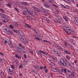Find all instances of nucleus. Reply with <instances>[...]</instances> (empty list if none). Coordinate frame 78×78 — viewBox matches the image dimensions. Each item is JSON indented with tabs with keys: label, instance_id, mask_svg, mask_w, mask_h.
<instances>
[{
	"label": "nucleus",
	"instance_id": "c756f323",
	"mask_svg": "<svg viewBox=\"0 0 78 78\" xmlns=\"http://www.w3.org/2000/svg\"><path fill=\"white\" fill-rule=\"evenodd\" d=\"M31 13L32 14H33V15H36V13L34 11H32Z\"/></svg>",
	"mask_w": 78,
	"mask_h": 78
},
{
	"label": "nucleus",
	"instance_id": "bb28decb",
	"mask_svg": "<svg viewBox=\"0 0 78 78\" xmlns=\"http://www.w3.org/2000/svg\"><path fill=\"white\" fill-rule=\"evenodd\" d=\"M53 51L54 52V53H55L56 54H57V55H58L59 54V53H58V51H57L53 50Z\"/></svg>",
	"mask_w": 78,
	"mask_h": 78
},
{
	"label": "nucleus",
	"instance_id": "09e8293b",
	"mask_svg": "<svg viewBox=\"0 0 78 78\" xmlns=\"http://www.w3.org/2000/svg\"><path fill=\"white\" fill-rule=\"evenodd\" d=\"M36 11H37V12H41V10L40 9H39L37 8V9Z\"/></svg>",
	"mask_w": 78,
	"mask_h": 78
},
{
	"label": "nucleus",
	"instance_id": "a19ab883",
	"mask_svg": "<svg viewBox=\"0 0 78 78\" xmlns=\"http://www.w3.org/2000/svg\"><path fill=\"white\" fill-rule=\"evenodd\" d=\"M52 60H53V61H55L56 60V58L54 57H53V58H52Z\"/></svg>",
	"mask_w": 78,
	"mask_h": 78
},
{
	"label": "nucleus",
	"instance_id": "423d86ee",
	"mask_svg": "<svg viewBox=\"0 0 78 78\" xmlns=\"http://www.w3.org/2000/svg\"><path fill=\"white\" fill-rule=\"evenodd\" d=\"M10 62H11V63H16V64L17 65L19 64V62L18 61L15 60L13 58H11Z\"/></svg>",
	"mask_w": 78,
	"mask_h": 78
},
{
	"label": "nucleus",
	"instance_id": "c9c22d12",
	"mask_svg": "<svg viewBox=\"0 0 78 78\" xmlns=\"http://www.w3.org/2000/svg\"><path fill=\"white\" fill-rule=\"evenodd\" d=\"M71 75L72 76H75V74L73 72L71 73Z\"/></svg>",
	"mask_w": 78,
	"mask_h": 78
},
{
	"label": "nucleus",
	"instance_id": "7ed1b4c3",
	"mask_svg": "<svg viewBox=\"0 0 78 78\" xmlns=\"http://www.w3.org/2000/svg\"><path fill=\"white\" fill-rule=\"evenodd\" d=\"M19 46L20 47H21V48H19V47H17V51H18V52H20V51H23V49L25 47L23 45H22V44L20 43H19Z\"/></svg>",
	"mask_w": 78,
	"mask_h": 78
},
{
	"label": "nucleus",
	"instance_id": "f704fd0d",
	"mask_svg": "<svg viewBox=\"0 0 78 78\" xmlns=\"http://www.w3.org/2000/svg\"><path fill=\"white\" fill-rule=\"evenodd\" d=\"M23 62L25 64H27V60H26L25 59H24L23 60Z\"/></svg>",
	"mask_w": 78,
	"mask_h": 78
},
{
	"label": "nucleus",
	"instance_id": "e2e57ef3",
	"mask_svg": "<svg viewBox=\"0 0 78 78\" xmlns=\"http://www.w3.org/2000/svg\"><path fill=\"white\" fill-rule=\"evenodd\" d=\"M14 72H10V74L12 75H13L14 74Z\"/></svg>",
	"mask_w": 78,
	"mask_h": 78
},
{
	"label": "nucleus",
	"instance_id": "58836bf2",
	"mask_svg": "<svg viewBox=\"0 0 78 78\" xmlns=\"http://www.w3.org/2000/svg\"><path fill=\"white\" fill-rule=\"evenodd\" d=\"M10 28L11 29H14V28L12 25H10Z\"/></svg>",
	"mask_w": 78,
	"mask_h": 78
},
{
	"label": "nucleus",
	"instance_id": "4c0bfd02",
	"mask_svg": "<svg viewBox=\"0 0 78 78\" xmlns=\"http://www.w3.org/2000/svg\"><path fill=\"white\" fill-rule=\"evenodd\" d=\"M64 68H62V69H60V71L61 72H62L63 73H64Z\"/></svg>",
	"mask_w": 78,
	"mask_h": 78
},
{
	"label": "nucleus",
	"instance_id": "c03bdc74",
	"mask_svg": "<svg viewBox=\"0 0 78 78\" xmlns=\"http://www.w3.org/2000/svg\"><path fill=\"white\" fill-rule=\"evenodd\" d=\"M71 2H72V3H75L76 2L74 1V0H70Z\"/></svg>",
	"mask_w": 78,
	"mask_h": 78
},
{
	"label": "nucleus",
	"instance_id": "0e129e2a",
	"mask_svg": "<svg viewBox=\"0 0 78 78\" xmlns=\"http://www.w3.org/2000/svg\"><path fill=\"white\" fill-rule=\"evenodd\" d=\"M25 43H26V44H28V43H29V42L28 41H25Z\"/></svg>",
	"mask_w": 78,
	"mask_h": 78
},
{
	"label": "nucleus",
	"instance_id": "2eb2a0df",
	"mask_svg": "<svg viewBox=\"0 0 78 78\" xmlns=\"http://www.w3.org/2000/svg\"><path fill=\"white\" fill-rule=\"evenodd\" d=\"M21 4L23 5H28V3L26 2H21Z\"/></svg>",
	"mask_w": 78,
	"mask_h": 78
},
{
	"label": "nucleus",
	"instance_id": "864d4df0",
	"mask_svg": "<svg viewBox=\"0 0 78 78\" xmlns=\"http://www.w3.org/2000/svg\"><path fill=\"white\" fill-rule=\"evenodd\" d=\"M74 62L75 64H76V63H77V60H74Z\"/></svg>",
	"mask_w": 78,
	"mask_h": 78
},
{
	"label": "nucleus",
	"instance_id": "5fc2aeb1",
	"mask_svg": "<svg viewBox=\"0 0 78 78\" xmlns=\"http://www.w3.org/2000/svg\"><path fill=\"white\" fill-rule=\"evenodd\" d=\"M45 72H46L47 73L48 72V70L47 69H46L45 70Z\"/></svg>",
	"mask_w": 78,
	"mask_h": 78
},
{
	"label": "nucleus",
	"instance_id": "f3484780",
	"mask_svg": "<svg viewBox=\"0 0 78 78\" xmlns=\"http://www.w3.org/2000/svg\"><path fill=\"white\" fill-rule=\"evenodd\" d=\"M25 25L28 28H31V26H30V24H27V23H25Z\"/></svg>",
	"mask_w": 78,
	"mask_h": 78
},
{
	"label": "nucleus",
	"instance_id": "49530a36",
	"mask_svg": "<svg viewBox=\"0 0 78 78\" xmlns=\"http://www.w3.org/2000/svg\"><path fill=\"white\" fill-rule=\"evenodd\" d=\"M66 58L68 59H70V57L67 55L66 56Z\"/></svg>",
	"mask_w": 78,
	"mask_h": 78
},
{
	"label": "nucleus",
	"instance_id": "cd10ccee",
	"mask_svg": "<svg viewBox=\"0 0 78 78\" xmlns=\"http://www.w3.org/2000/svg\"><path fill=\"white\" fill-rule=\"evenodd\" d=\"M35 39H36V40H37V41H41V39H40V38L38 37H35Z\"/></svg>",
	"mask_w": 78,
	"mask_h": 78
},
{
	"label": "nucleus",
	"instance_id": "ea45409f",
	"mask_svg": "<svg viewBox=\"0 0 78 78\" xmlns=\"http://www.w3.org/2000/svg\"><path fill=\"white\" fill-rule=\"evenodd\" d=\"M34 68H35L36 70H37V69H38V66H34Z\"/></svg>",
	"mask_w": 78,
	"mask_h": 78
},
{
	"label": "nucleus",
	"instance_id": "79ce46f5",
	"mask_svg": "<svg viewBox=\"0 0 78 78\" xmlns=\"http://www.w3.org/2000/svg\"><path fill=\"white\" fill-rule=\"evenodd\" d=\"M63 19L65 20V21H66V22H68V20H67V18H66V17H64L63 18Z\"/></svg>",
	"mask_w": 78,
	"mask_h": 78
},
{
	"label": "nucleus",
	"instance_id": "3c124183",
	"mask_svg": "<svg viewBox=\"0 0 78 78\" xmlns=\"http://www.w3.org/2000/svg\"><path fill=\"white\" fill-rule=\"evenodd\" d=\"M40 69H41V70H42V69H43V66H41L40 67Z\"/></svg>",
	"mask_w": 78,
	"mask_h": 78
},
{
	"label": "nucleus",
	"instance_id": "dca6fc26",
	"mask_svg": "<svg viewBox=\"0 0 78 78\" xmlns=\"http://www.w3.org/2000/svg\"><path fill=\"white\" fill-rule=\"evenodd\" d=\"M8 16L6 15H5V16L4 18V19H6V20H7L6 22H9V20H8V19H8Z\"/></svg>",
	"mask_w": 78,
	"mask_h": 78
},
{
	"label": "nucleus",
	"instance_id": "7c9ffc66",
	"mask_svg": "<svg viewBox=\"0 0 78 78\" xmlns=\"http://www.w3.org/2000/svg\"><path fill=\"white\" fill-rule=\"evenodd\" d=\"M23 14L24 15H27V12H25V11H23Z\"/></svg>",
	"mask_w": 78,
	"mask_h": 78
},
{
	"label": "nucleus",
	"instance_id": "39448f33",
	"mask_svg": "<svg viewBox=\"0 0 78 78\" xmlns=\"http://www.w3.org/2000/svg\"><path fill=\"white\" fill-rule=\"evenodd\" d=\"M2 29L4 30V31H5V33H7L8 34L10 31L9 30H8L9 29L8 28V27L6 26L3 27Z\"/></svg>",
	"mask_w": 78,
	"mask_h": 78
},
{
	"label": "nucleus",
	"instance_id": "a18cd8bd",
	"mask_svg": "<svg viewBox=\"0 0 78 78\" xmlns=\"http://www.w3.org/2000/svg\"><path fill=\"white\" fill-rule=\"evenodd\" d=\"M14 9H15V10H16L17 12H19V10L18 9H17V8L15 7L14 8Z\"/></svg>",
	"mask_w": 78,
	"mask_h": 78
},
{
	"label": "nucleus",
	"instance_id": "5701e85b",
	"mask_svg": "<svg viewBox=\"0 0 78 78\" xmlns=\"http://www.w3.org/2000/svg\"><path fill=\"white\" fill-rule=\"evenodd\" d=\"M43 42H47V43H49L50 44H51V43H50V42H49V41H47V40H43Z\"/></svg>",
	"mask_w": 78,
	"mask_h": 78
},
{
	"label": "nucleus",
	"instance_id": "4468645a",
	"mask_svg": "<svg viewBox=\"0 0 78 78\" xmlns=\"http://www.w3.org/2000/svg\"><path fill=\"white\" fill-rule=\"evenodd\" d=\"M75 20L76 22H75V23L76 25H78V17H76L75 19Z\"/></svg>",
	"mask_w": 78,
	"mask_h": 78
},
{
	"label": "nucleus",
	"instance_id": "e433bc0d",
	"mask_svg": "<svg viewBox=\"0 0 78 78\" xmlns=\"http://www.w3.org/2000/svg\"><path fill=\"white\" fill-rule=\"evenodd\" d=\"M60 5L61 6H62V8H66V7L64 5H63L61 4H60Z\"/></svg>",
	"mask_w": 78,
	"mask_h": 78
},
{
	"label": "nucleus",
	"instance_id": "4d7b16f0",
	"mask_svg": "<svg viewBox=\"0 0 78 78\" xmlns=\"http://www.w3.org/2000/svg\"><path fill=\"white\" fill-rule=\"evenodd\" d=\"M37 55H40V54H39V52L37 51Z\"/></svg>",
	"mask_w": 78,
	"mask_h": 78
},
{
	"label": "nucleus",
	"instance_id": "bf43d9fd",
	"mask_svg": "<svg viewBox=\"0 0 78 78\" xmlns=\"http://www.w3.org/2000/svg\"><path fill=\"white\" fill-rule=\"evenodd\" d=\"M0 11H2V12H4V10L2 9H0Z\"/></svg>",
	"mask_w": 78,
	"mask_h": 78
},
{
	"label": "nucleus",
	"instance_id": "de8ad7c7",
	"mask_svg": "<svg viewBox=\"0 0 78 78\" xmlns=\"http://www.w3.org/2000/svg\"><path fill=\"white\" fill-rule=\"evenodd\" d=\"M71 32H73V30H72V29H71V28L70 29V33H71Z\"/></svg>",
	"mask_w": 78,
	"mask_h": 78
},
{
	"label": "nucleus",
	"instance_id": "6e6d98bb",
	"mask_svg": "<svg viewBox=\"0 0 78 78\" xmlns=\"http://www.w3.org/2000/svg\"><path fill=\"white\" fill-rule=\"evenodd\" d=\"M23 56L24 57V58H26L27 57V55H26L25 54H24L23 55Z\"/></svg>",
	"mask_w": 78,
	"mask_h": 78
},
{
	"label": "nucleus",
	"instance_id": "13d9d810",
	"mask_svg": "<svg viewBox=\"0 0 78 78\" xmlns=\"http://www.w3.org/2000/svg\"><path fill=\"white\" fill-rule=\"evenodd\" d=\"M44 12H45V13H47V11L46 10H44Z\"/></svg>",
	"mask_w": 78,
	"mask_h": 78
},
{
	"label": "nucleus",
	"instance_id": "0eeeda50",
	"mask_svg": "<svg viewBox=\"0 0 78 78\" xmlns=\"http://www.w3.org/2000/svg\"><path fill=\"white\" fill-rule=\"evenodd\" d=\"M65 60L66 61V63L65 65H66V66H67V67H69L71 66V64L67 60L66 58H65Z\"/></svg>",
	"mask_w": 78,
	"mask_h": 78
},
{
	"label": "nucleus",
	"instance_id": "f03ea898",
	"mask_svg": "<svg viewBox=\"0 0 78 78\" xmlns=\"http://www.w3.org/2000/svg\"><path fill=\"white\" fill-rule=\"evenodd\" d=\"M18 33H19L18 34V36L20 39H21L22 41H24V38L23 37L22 35V34H23L22 32V31H21L20 30H18Z\"/></svg>",
	"mask_w": 78,
	"mask_h": 78
},
{
	"label": "nucleus",
	"instance_id": "680f3d73",
	"mask_svg": "<svg viewBox=\"0 0 78 78\" xmlns=\"http://www.w3.org/2000/svg\"><path fill=\"white\" fill-rule=\"evenodd\" d=\"M55 22L58 23V20H57V19H55Z\"/></svg>",
	"mask_w": 78,
	"mask_h": 78
},
{
	"label": "nucleus",
	"instance_id": "b1692460",
	"mask_svg": "<svg viewBox=\"0 0 78 78\" xmlns=\"http://www.w3.org/2000/svg\"><path fill=\"white\" fill-rule=\"evenodd\" d=\"M32 8L34 9V10H35V11H37V8L35 6H33Z\"/></svg>",
	"mask_w": 78,
	"mask_h": 78
},
{
	"label": "nucleus",
	"instance_id": "c85d7f7f",
	"mask_svg": "<svg viewBox=\"0 0 78 78\" xmlns=\"http://www.w3.org/2000/svg\"><path fill=\"white\" fill-rule=\"evenodd\" d=\"M49 2L51 3H54V1H53V0H48Z\"/></svg>",
	"mask_w": 78,
	"mask_h": 78
},
{
	"label": "nucleus",
	"instance_id": "ddd939ff",
	"mask_svg": "<svg viewBox=\"0 0 78 78\" xmlns=\"http://www.w3.org/2000/svg\"><path fill=\"white\" fill-rule=\"evenodd\" d=\"M5 15L3 13H0V16L1 18H3L4 19L5 16Z\"/></svg>",
	"mask_w": 78,
	"mask_h": 78
},
{
	"label": "nucleus",
	"instance_id": "774afa93",
	"mask_svg": "<svg viewBox=\"0 0 78 78\" xmlns=\"http://www.w3.org/2000/svg\"><path fill=\"white\" fill-rule=\"evenodd\" d=\"M28 14H29L30 15H32L31 13L30 12H28Z\"/></svg>",
	"mask_w": 78,
	"mask_h": 78
},
{
	"label": "nucleus",
	"instance_id": "393cba45",
	"mask_svg": "<svg viewBox=\"0 0 78 78\" xmlns=\"http://www.w3.org/2000/svg\"><path fill=\"white\" fill-rule=\"evenodd\" d=\"M10 67L12 69H14L15 68V66H14V65H10Z\"/></svg>",
	"mask_w": 78,
	"mask_h": 78
},
{
	"label": "nucleus",
	"instance_id": "9d476101",
	"mask_svg": "<svg viewBox=\"0 0 78 78\" xmlns=\"http://www.w3.org/2000/svg\"><path fill=\"white\" fill-rule=\"evenodd\" d=\"M73 47V45H72V47L70 44L68 43V44L67 45V46L66 47L68 48H71V49H72Z\"/></svg>",
	"mask_w": 78,
	"mask_h": 78
},
{
	"label": "nucleus",
	"instance_id": "f8f14e48",
	"mask_svg": "<svg viewBox=\"0 0 78 78\" xmlns=\"http://www.w3.org/2000/svg\"><path fill=\"white\" fill-rule=\"evenodd\" d=\"M69 41L71 42V43H72V44L73 45H75V43H74V40H73L72 39H69Z\"/></svg>",
	"mask_w": 78,
	"mask_h": 78
},
{
	"label": "nucleus",
	"instance_id": "338daca9",
	"mask_svg": "<svg viewBox=\"0 0 78 78\" xmlns=\"http://www.w3.org/2000/svg\"><path fill=\"white\" fill-rule=\"evenodd\" d=\"M53 57H54L53 56H50V58H51V59H53Z\"/></svg>",
	"mask_w": 78,
	"mask_h": 78
},
{
	"label": "nucleus",
	"instance_id": "37998d69",
	"mask_svg": "<svg viewBox=\"0 0 78 78\" xmlns=\"http://www.w3.org/2000/svg\"><path fill=\"white\" fill-rule=\"evenodd\" d=\"M52 5H53V6L55 7V8H58V6L56 5L53 4H52Z\"/></svg>",
	"mask_w": 78,
	"mask_h": 78
},
{
	"label": "nucleus",
	"instance_id": "2f4dec72",
	"mask_svg": "<svg viewBox=\"0 0 78 78\" xmlns=\"http://www.w3.org/2000/svg\"><path fill=\"white\" fill-rule=\"evenodd\" d=\"M14 25L15 27H18V24L17 23H14Z\"/></svg>",
	"mask_w": 78,
	"mask_h": 78
},
{
	"label": "nucleus",
	"instance_id": "412c9836",
	"mask_svg": "<svg viewBox=\"0 0 78 78\" xmlns=\"http://www.w3.org/2000/svg\"><path fill=\"white\" fill-rule=\"evenodd\" d=\"M15 57L17 58H18V59H21V57H20V56L16 54L15 55Z\"/></svg>",
	"mask_w": 78,
	"mask_h": 78
},
{
	"label": "nucleus",
	"instance_id": "8fccbe9b",
	"mask_svg": "<svg viewBox=\"0 0 78 78\" xmlns=\"http://www.w3.org/2000/svg\"><path fill=\"white\" fill-rule=\"evenodd\" d=\"M10 34L11 35H12V34H13L14 33H13V32H12V31H10Z\"/></svg>",
	"mask_w": 78,
	"mask_h": 78
},
{
	"label": "nucleus",
	"instance_id": "6e6552de",
	"mask_svg": "<svg viewBox=\"0 0 78 78\" xmlns=\"http://www.w3.org/2000/svg\"><path fill=\"white\" fill-rule=\"evenodd\" d=\"M60 62L62 66H65V64H66V61H65V60H64V59H62V58H60Z\"/></svg>",
	"mask_w": 78,
	"mask_h": 78
},
{
	"label": "nucleus",
	"instance_id": "6ab92c4d",
	"mask_svg": "<svg viewBox=\"0 0 78 78\" xmlns=\"http://www.w3.org/2000/svg\"><path fill=\"white\" fill-rule=\"evenodd\" d=\"M67 69L66 68H64L63 73H65V74H67Z\"/></svg>",
	"mask_w": 78,
	"mask_h": 78
},
{
	"label": "nucleus",
	"instance_id": "1a4fd4ad",
	"mask_svg": "<svg viewBox=\"0 0 78 78\" xmlns=\"http://www.w3.org/2000/svg\"><path fill=\"white\" fill-rule=\"evenodd\" d=\"M39 51L40 53H41L44 54V55H46V56H49V54H48V53L47 52H45L44 51H42L41 50H39Z\"/></svg>",
	"mask_w": 78,
	"mask_h": 78
},
{
	"label": "nucleus",
	"instance_id": "a878e982",
	"mask_svg": "<svg viewBox=\"0 0 78 78\" xmlns=\"http://www.w3.org/2000/svg\"><path fill=\"white\" fill-rule=\"evenodd\" d=\"M69 43L66 42H65L64 43V46L65 47H67Z\"/></svg>",
	"mask_w": 78,
	"mask_h": 78
},
{
	"label": "nucleus",
	"instance_id": "9b49d317",
	"mask_svg": "<svg viewBox=\"0 0 78 78\" xmlns=\"http://www.w3.org/2000/svg\"><path fill=\"white\" fill-rule=\"evenodd\" d=\"M43 5L46 8H49V5H48V4L47 3H44L43 4Z\"/></svg>",
	"mask_w": 78,
	"mask_h": 78
},
{
	"label": "nucleus",
	"instance_id": "aec40b11",
	"mask_svg": "<svg viewBox=\"0 0 78 78\" xmlns=\"http://www.w3.org/2000/svg\"><path fill=\"white\" fill-rule=\"evenodd\" d=\"M63 1H64L65 2L69 3V4H70V3H71L70 1H69V0H64Z\"/></svg>",
	"mask_w": 78,
	"mask_h": 78
},
{
	"label": "nucleus",
	"instance_id": "72a5a7b5",
	"mask_svg": "<svg viewBox=\"0 0 78 78\" xmlns=\"http://www.w3.org/2000/svg\"><path fill=\"white\" fill-rule=\"evenodd\" d=\"M46 21L47 22V23H49V22H50V20L46 18Z\"/></svg>",
	"mask_w": 78,
	"mask_h": 78
},
{
	"label": "nucleus",
	"instance_id": "473e14b6",
	"mask_svg": "<svg viewBox=\"0 0 78 78\" xmlns=\"http://www.w3.org/2000/svg\"><path fill=\"white\" fill-rule=\"evenodd\" d=\"M20 69H22L23 67V64H21L19 67Z\"/></svg>",
	"mask_w": 78,
	"mask_h": 78
},
{
	"label": "nucleus",
	"instance_id": "69168bd1",
	"mask_svg": "<svg viewBox=\"0 0 78 78\" xmlns=\"http://www.w3.org/2000/svg\"><path fill=\"white\" fill-rule=\"evenodd\" d=\"M19 74V76H22V74L21 73H20Z\"/></svg>",
	"mask_w": 78,
	"mask_h": 78
},
{
	"label": "nucleus",
	"instance_id": "20e7f679",
	"mask_svg": "<svg viewBox=\"0 0 78 78\" xmlns=\"http://www.w3.org/2000/svg\"><path fill=\"white\" fill-rule=\"evenodd\" d=\"M65 28L66 31V33L68 34V35H70V29L71 28L68 27L66 26H64Z\"/></svg>",
	"mask_w": 78,
	"mask_h": 78
},
{
	"label": "nucleus",
	"instance_id": "f257e3e1",
	"mask_svg": "<svg viewBox=\"0 0 78 78\" xmlns=\"http://www.w3.org/2000/svg\"><path fill=\"white\" fill-rule=\"evenodd\" d=\"M55 46L57 48H58V50H59L62 51H64V52L66 54H68V55H70V54H71L70 51H67V50H66L65 49H64H64L63 48H62L61 46L58 45H55Z\"/></svg>",
	"mask_w": 78,
	"mask_h": 78
},
{
	"label": "nucleus",
	"instance_id": "a211bd4d",
	"mask_svg": "<svg viewBox=\"0 0 78 78\" xmlns=\"http://www.w3.org/2000/svg\"><path fill=\"white\" fill-rule=\"evenodd\" d=\"M53 71L54 72H57L58 71V69L57 68H54L53 69Z\"/></svg>",
	"mask_w": 78,
	"mask_h": 78
},
{
	"label": "nucleus",
	"instance_id": "052dcab7",
	"mask_svg": "<svg viewBox=\"0 0 78 78\" xmlns=\"http://www.w3.org/2000/svg\"><path fill=\"white\" fill-rule=\"evenodd\" d=\"M12 31H14L15 33H17V31H16V30H15L14 29H13Z\"/></svg>",
	"mask_w": 78,
	"mask_h": 78
},
{
	"label": "nucleus",
	"instance_id": "4be33fe9",
	"mask_svg": "<svg viewBox=\"0 0 78 78\" xmlns=\"http://www.w3.org/2000/svg\"><path fill=\"white\" fill-rule=\"evenodd\" d=\"M32 72L33 73H35V74H37V71L36 70H35L34 69H33L32 71Z\"/></svg>",
	"mask_w": 78,
	"mask_h": 78
},
{
	"label": "nucleus",
	"instance_id": "603ef678",
	"mask_svg": "<svg viewBox=\"0 0 78 78\" xmlns=\"http://www.w3.org/2000/svg\"><path fill=\"white\" fill-rule=\"evenodd\" d=\"M7 6L10 8V4H7Z\"/></svg>",
	"mask_w": 78,
	"mask_h": 78
}]
</instances>
